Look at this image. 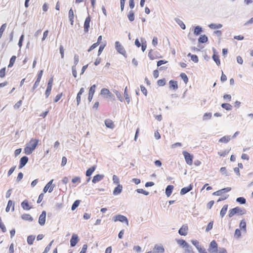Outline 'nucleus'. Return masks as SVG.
<instances>
[{
    "label": "nucleus",
    "instance_id": "nucleus-26",
    "mask_svg": "<svg viewBox=\"0 0 253 253\" xmlns=\"http://www.w3.org/2000/svg\"><path fill=\"white\" fill-rule=\"evenodd\" d=\"M106 126L109 128H113L115 126L113 121L110 119H106L104 122Z\"/></svg>",
    "mask_w": 253,
    "mask_h": 253
},
{
    "label": "nucleus",
    "instance_id": "nucleus-53",
    "mask_svg": "<svg viewBox=\"0 0 253 253\" xmlns=\"http://www.w3.org/2000/svg\"><path fill=\"white\" fill-rule=\"evenodd\" d=\"M6 27V24H3L0 28V39L1 38L3 33Z\"/></svg>",
    "mask_w": 253,
    "mask_h": 253
},
{
    "label": "nucleus",
    "instance_id": "nucleus-25",
    "mask_svg": "<svg viewBox=\"0 0 253 253\" xmlns=\"http://www.w3.org/2000/svg\"><path fill=\"white\" fill-rule=\"evenodd\" d=\"M208 41V38L206 35H201L198 39V42L201 43H204Z\"/></svg>",
    "mask_w": 253,
    "mask_h": 253
},
{
    "label": "nucleus",
    "instance_id": "nucleus-58",
    "mask_svg": "<svg viewBox=\"0 0 253 253\" xmlns=\"http://www.w3.org/2000/svg\"><path fill=\"white\" fill-rule=\"evenodd\" d=\"M230 151V150H225L218 152V154L220 156L224 157L226 156Z\"/></svg>",
    "mask_w": 253,
    "mask_h": 253
},
{
    "label": "nucleus",
    "instance_id": "nucleus-50",
    "mask_svg": "<svg viewBox=\"0 0 253 253\" xmlns=\"http://www.w3.org/2000/svg\"><path fill=\"white\" fill-rule=\"evenodd\" d=\"M136 191L138 193H140V194H142L144 195H146V196H147L149 194V192H148V191H146L144 190H143V189H137L136 190Z\"/></svg>",
    "mask_w": 253,
    "mask_h": 253
},
{
    "label": "nucleus",
    "instance_id": "nucleus-59",
    "mask_svg": "<svg viewBox=\"0 0 253 253\" xmlns=\"http://www.w3.org/2000/svg\"><path fill=\"white\" fill-rule=\"evenodd\" d=\"M51 89H52L51 87L47 86V87H46V90L45 92V95L46 98H48V96H49L50 92H51Z\"/></svg>",
    "mask_w": 253,
    "mask_h": 253
},
{
    "label": "nucleus",
    "instance_id": "nucleus-49",
    "mask_svg": "<svg viewBox=\"0 0 253 253\" xmlns=\"http://www.w3.org/2000/svg\"><path fill=\"white\" fill-rule=\"evenodd\" d=\"M113 91L116 94V95L117 98H118V99L121 102H123L124 99H123V98L122 96L121 93L119 91H117L116 90H115Z\"/></svg>",
    "mask_w": 253,
    "mask_h": 253
},
{
    "label": "nucleus",
    "instance_id": "nucleus-18",
    "mask_svg": "<svg viewBox=\"0 0 253 253\" xmlns=\"http://www.w3.org/2000/svg\"><path fill=\"white\" fill-rule=\"evenodd\" d=\"M104 177V175L103 174H97L93 176L92 182L93 183H96L103 179Z\"/></svg>",
    "mask_w": 253,
    "mask_h": 253
},
{
    "label": "nucleus",
    "instance_id": "nucleus-22",
    "mask_svg": "<svg viewBox=\"0 0 253 253\" xmlns=\"http://www.w3.org/2000/svg\"><path fill=\"white\" fill-rule=\"evenodd\" d=\"M96 168V166L95 165H94L90 168H88L85 172V175L87 177H90L93 172L95 171V169Z\"/></svg>",
    "mask_w": 253,
    "mask_h": 253
},
{
    "label": "nucleus",
    "instance_id": "nucleus-17",
    "mask_svg": "<svg viewBox=\"0 0 253 253\" xmlns=\"http://www.w3.org/2000/svg\"><path fill=\"white\" fill-rule=\"evenodd\" d=\"M123 190V186L119 184L117 187H116L113 191V194L114 195H118L121 194Z\"/></svg>",
    "mask_w": 253,
    "mask_h": 253
},
{
    "label": "nucleus",
    "instance_id": "nucleus-37",
    "mask_svg": "<svg viewBox=\"0 0 253 253\" xmlns=\"http://www.w3.org/2000/svg\"><path fill=\"white\" fill-rule=\"evenodd\" d=\"M176 242L180 246L183 248H185L186 246H188V243L183 239H178L176 240Z\"/></svg>",
    "mask_w": 253,
    "mask_h": 253
},
{
    "label": "nucleus",
    "instance_id": "nucleus-39",
    "mask_svg": "<svg viewBox=\"0 0 253 253\" xmlns=\"http://www.w3.org/2000/svg\"><path fill=\"white\" fill-rule=\"evenodd\" d=\"M35 239V236L29 235L27 237V243L29 245H31L33 244L34 241Z\"/></svg>",
    "mask_w": 253,
    "mask_h": 253
},
{
    "label": "nucleus",
    "instance_id": "nucleus-52",
    "mask_svg": "<svg viewBox=\"0 0 253 253\" xmlns=\"http://www.w3.org/2000/svg\"><path fill=\"white\" fill-rule=\"evenodd\" d=\"M96 87V86L95 84L91 85L89 88L88 94L94 95Z\"/></svg>",
    "mask_w": 253,
    "mask_h": 253
},
{
    "label": "nucleus",
    "instance_id": "nucleus-42",
    "mask_svg": "<svg viewBox=\"0 0 253 253\" xmlns=\"http://www.w3.org/2000/svg\"><path fill=\"white\" fill-rule=\"evenodd\" d=\"M81 201L79 200H76L72 205L71 210L74 211L80 205Z\"/></svg>",
    "mask_w": 253,
    "mask_h": 253
},
{
    "label": "nucleus",
    "instance_id": "nucleus-27",
    "mask_svg": "<svg viewBox=\"0 0 253 253\" xmlns=\"http://www.w3.org/2000/svg\"><path fill=\"white\" fill-rule=\"evenodd\" d=\"M230 139H231L230 135H225V136H224L222 137L221 138H220L219 139L218 141H219V142H221V143H227L228 142H229Z\"/></svg>",
    "mask_w": 253,
    "mask_h": 253
},
{
    "label": "nucleus",
    "instance_id": "nucleus-46",
    "mask_svg": "<svg viewBox=\"0 0 253 253\" xmlns=\"http://www.w3.org/2000/svg\"><path fill=\"white\" fill-rule=\"evenodd\" d=\"M124 97L127 104H128L130 102V98L127 92V86L126 87L124 91Z\"/></svg>",
    "mask_w": 253,
    "mask_h": 253
},
{
    "label": "nucleus",
    "instance_id": "nucleus-29",
    "mask_svg": "<svg viewBox=\"0 0 253 253\" xmlns=\"http://www.w3.org/2000/svg\"><path fill=\"white\" fill-rule=\"evenodd\" d=\"M208 26L211 29H216L222 28L223 25L221 24L211 23L209 24Z\"/></svg>",
    "mask_w": 253,
    "mask_h": 253
},
{
    "label": "nucleus",
    "instance_id": "nucleus-5",
    "mask_svg": "<svg viewBox=\"0 0 253 253\" xmlns=\"http://www.w3.org/2000/svg\"><path fill=\"white\" fill-rule=\"evenodd\" d=\"M182 154L187 164L191 165L193 163V155L187 151H183Z\"/></svg>",
    "mask_w": 253,
    "mask_h": 253
},
{
    "label": "nucleus",
    "instance_id": "nucleus-44",
    "mask_svg": "<svg viewBox=\"0 0 253 253\" xmlns=\"http://www.w3.org/2000/svg\"><path fill=\"white\" fill-rule=\"evenodd\" d=\"M212 117L211 113H206L204 114L203 117V120L206 121L211 119Z\"/></svg>",
    "mask_w": 253,
    "mask_h": 253
},
{
    "label": "nucleus",
    "instance_id": "nucleus-19",
    "mask_svg": "<svg viewBox=\"0 0 253 253\" xmlns=\"http://www.w3.org/2000/svg\"><path fill=\"white\" fill-rule=\"evenodd\" d=\"M174 188V186L172 185H169L167 186L165 190V193L166 196L169 197L173 191V189Z\"/></svg>",
    "mask_w": 253,
    "mask_h": 253
},
{
    "label": "nucleus",
    "instance_id": "nucleus-23",
    "mask_svg": "<svg viewBox=\"0 0 253 253\" xmlns=\"http://www.w3.org/2000/svg\"><path fill=\"white\" fill-rule=\"evenodd\" d=\"M21 207L22 208L24 209V210H30L32 207H30L29 206V202H28V201L27 200H24L22 203H21Z\"/></svg>",
    "mask_w": 253,
    "mask_h": 253
},
{
    "label": "nucleus",
    "instance_id": "nucleus-10",
    "mask_svg": "<svg viewBox=\"0 0 253 253\" xmlns=\"http://www.w3.org/2000/svg\"><path fill=\"white\" fill-rule=\"evenodd\" d=\"M46 211H43L39 216L38 222H39V223L41 226H42V225H44V224H45V219H46Z\"/></svg>",
    "mask_w": 253,
    "mask_h": 253
},
{
    "label": "nucleus",
    "instance_id": "nucleus-57",
    "mask_svg": "<svg viewBox=\"0 0 253 253\" xmlns=\"http://www.w3.org/2000/svg\"><path fill=\"white\" fill-rule=\"evenodd\" d=\"M53 181V179H51V180H50L46 184L48 185L50 188H49V190H48V192L49 193L51 192L52 191H53V188L55 186V185H52V183Z\"/></svg>",
    "mask_w": 253,
    "mask_h": 253
},
{
    "label": "nucleus",
    "instance_id": "nucleus-64",
    "mask_svg": "<svg viewBox=\"0 0 253 253\" xmlns=\"http://www.w3.org/2000/svg\"><path fill=\"white\" fill-rule=\"evenodd\" d=\"M216 253H227V252L225 248H219Z\"/></svg>",
    "mask_w": 253,
    "mask_h": 253
},
{
    "label": "nucleus",
    "instance_id": "nucleus-31",
    "mask_svg": "<svg viewBox=\"0 0 253 253\" xmlns=\"http://www.w3.org/2000/svg\"><path fill=\"white\" fill-rule=\"evenodd\" d=\"M174 21L177 24H178L180 26L182 29L184 30L186 29L185 25L180 19L177 18H174Z\"/></svg>",
    "mask_w": 253,
    "mask_h": 253
},
{
    "label": "nucleus",
    "instance_id": "nucleus-32",
    "mask_svg": "<svg viewBox=\"0 0 253 253\" xmlns=\"http://www.w3.org/2000/svg\"><path fill=\"white\" fill-rule=\"evenodd\" d=\"M228 209V205H224L220 212V215L222 218L225 215Z\"/></svg>",
    "mask_w": 253,
    "mask_h": 253
},
{
    "label": "nucleus",
    "instance_id": "nucleus-4",
    "mask_svg": "<svg viewBox=\"0 0 253 253\" xmlns=\"http://www.w3.org/2000/svg\"><path fill=\"white\" fill-rule=\"evenodd\" d=\"M113 220L115 221H120L125 222L127 225H128V220L127 217L123 215L117 214L113 216Z\"/></svg>",
    "mask_w": 253,
    "mask_h": 253
},
{
    "label": "nucleus",
    "instance_id": "nucleus-62",
    "mask_svg": "<svg viewBox=\"0 0 253 253\" xmlns=\"http://www.w3.org/2000/svg\"><path fill=\"white\" fill-rule=\"evenodd\" d=\"M140 87V89H141V91H142V92L143 93V94L145 96H146L147 95V90L146 88H145V87L144 86H143V85H141Z\"/></svg>",
    "mask_w": 253,
    "mask_h": 253
},
{
    "label": "nucleus",
    "instance_id": "nucleus-51",
    "mask_svg": "<svg viewBox=\"0 0 253 253\" xmlns=\"http://www.w3.org/2000/svg\"><path fill=\"white\" fill-rule=\"evenodd\" d=\"M188 246H186L185 247L186 248L185 252L187 253H194V252L193 251L192 247L189 244H188Z\"/></svg>",
    "mask_w": 253,
    "mask_h": 253
},
{
    "label": "nucleus",
    "instance_id": "nucleus-34",
    "mask_svg": "<svg viewBox=\"0 0 253 253\" xmlns=\"http://www.w3.org/2000/svg\"><path fill=\"white\" fill-rule=\"evenodd\" d=\"M239 226H240V228H241V230H242L243 231H244L245 232H246V230H247V229H246L247 224H246V222H245L244 219H242L240 221V224H239Z\"/></svg>",
    "mask_w": 253,
    "mask_h": 253
},
{
    "label": "nucleus",
    "instance_id": "nucleus-24",
    "mask_svg": "<svg viewBox=\"0 0 253 253\" xmlns=\"http://www.w3.org/2000/svg\"><path fill=\"white\" fill-rule=\"evenodd\" d=\"M68 15H69L68 17H69V19L70 20L71 25L73 26L74 25V14L73 10L72 8H70V9L69 10Z\"/></svg>",
    "mask_w": 253,
    "mask_h": 253
},
{
    "label": "nucleus",
    "instance_id": "nucleus-9",
    "mask_svg": "<svg viewBox=\"0 0 253 253\" xmlns=\"http://www.w3.org/2000/svg\"><path fill=\"white\" fill-rule=\"evenodd\" d=\"M79 241V237L77 234H73L70 239V246L71 247H75Z\"/></svg>",
    "mask_w": 253,
    "mask_h": 253
},
{
    "label": "nucleus",
    "instance_id": "nucleus-40",
    "mask_svg": "<svg viewBox=\"0 0 253 253\" xmlns=\"http://www.w3.org/2000/svg\"><path fill=\"white\" fill-rule=\"evenodd\" d=\"M212 58L214 60V61L216 63L217 66H219L220 65V60L219 58L218 55H215V54H213L212 56Z\"/></svg>",
    "mask_w": 253,
    "mask_h": 253
},
{
    "label": "nucleus",
    "instance_id": "nucleus-41",
    "mask_svg": "<svg viewBox=\"0 0 253 253\" xmlns=\"http://www.w3.org/2000/svg\"><path fill=\"white\" fill-rule=\"evenodd\" d=\"M16 59V57L15 55H13L11 56V57L10 59L9 63L8 65V68L12 67L13 66V64H14L15 60Z\"/></svg>",
    "mask_w": 253,
    "mask_h": 253
},
{
    "label": "nucleus",
    "instance_id": "nucleus-11",
    "mask_svg": "<svg viewBox=\"0 0 253 253\" xmlns=\"http://www.w3.org/2000/svg\"><path fill=\"white\" fill-rule=\"evenodd\" d=\"M193 188V185L192 184H190L187 187H185L181 188L180 192V194L181 195H184L192 190Z\"/></svg>",
    "mask_w": 253,
    "mask_h": 253
},
{
    "label": "nucleus",
    "instance_id": "nucleus-30",
    "mask_svg": "<svg viewBox=\"0 0 253 253\" xmlns=\"http://www.w3.org/2000/svg\"><path fill=\"white\" fill-rule=\"evenodd\" d=\"M203 32V29L200 26H197L194 28V34L196 36L199 35Z\"/></svg>",
    "mask_w": 253,
    "mask_h": 253
},
{
    "label": "nucleus",
    "instance_id": "nucleus-28",
    "mask_svg": "<svg viewBox=\"0 0 253 253\" xmlns=\"http://www.w3.org/2000/svg\"><path fill=\"white\" fill-rule=\"evenodd\" d=\"M21 218L24 220H28L29 221H32L33 220V218L31 216V215L27 213H24L22 214Z\"/></svg>",
    "mask_w": 253,
    "mask_h": 253
},
{
    "label": "nucleus",
    "instance_id": "nucleus-47",
    "mask_svg": "<svg viewBox=\"0 0 253 253\" xmlns=\"http://www.w3.org/2000/svg\"><path fill=\"white\" fill-rule=\"evenodd\" d=\"M166 81L165 78L157 81V84L159 86H163L166 84Z\"/></svg>",
    "mask_w": 253,
    "mask_h": 253
},
{
    "label": "nucleus",
    "instance_id": "nucleus-16",
    "mask_svg": "<svg viewBox=\"0 0 253 253\" xmlns=\"http://www.w3.org/2000/svg\"><path fill=\"white\" fill-rule=\"evenodd\" d=\"M188 226L185 225H183L179 229L178 233L181 236H186L187 234Z\"/></svg>",
    "mask_w": 253,
    "mask_h": 253
},
{
    "label": "nucleus",
    "instance_id": "nucleus-20",
    "mask_svg": "<svg viewBox=\"0 0 253 253\" xmlns=\"http://www.w3.org/2000/svg\"><path fill=\"white\" fill-rule=\"evenodd\" d=\"M11 207H12V211H14V203L12 200H9L8 201L7 205L5 209L6 212H8Z\"/></svg>",
    "mask_w": 253,
    "mask_h": 253
},
{
    "label": "nucleus",
    "instance_id": "nucleus-14",
    "mask_svg": "<svg viewBox=\"0 0 253 253\" xmlns=\"http://www.w3.org/2000/svg\"><path fill=\"white\" fill-rule=\"evenodd\" d=\"M90 17L89 16H88L85 19L84 25V30L85 33H87L88 32L89 28L90 27Z\"/></svg>",
    "mask_w": 253,
    "mask_h": 253
},
{
    "label": "nucleus",
    "instance_id": "nucleus-38",
    "mask_svg": "<svg viewBox=\"0 0 253 253\" xmlns=\"http://www.w3.org/2000/svg\"><path fill=\"white\" fill-rule=\"evenodd\" d=\"M127 17L130 22H132L134 20V13L133 10H131L127 14Z\"/></svg>",
    "mask_w": 253,
    "mask_h": 253
},
{
    "label": "nucleus",
    "instance_id": "nucleus-60",
    "mask_svg": "<svg viewBox=\"0 0 253 253\" xmlns=\"http://www.w3.org/2000/svg\"><path fill=\"white\" fill-rule=\"evenodd\" d=\"M234 236L237 238H240L241 236V231L239 229H236L235 231Z\"/></svg>",
    "mask_w": 253,
    "mask_h": 253
},
{
    "label": "nucleus",
    "instance_id": "nucleus-63",
    "mask_svg": "<svg viewBox=\"0 0 253 253\" xmlns=\"http://www.w3.org/2000/svg\"><path fill=\"white\" fill-rule=\"evenodd\" d=\"M113 181L114 183H115V184H117L118 185L119 184V182H120L119 178L116 175H114L113 176Z\"/></svg>",
    "mask_w": 253,
    "mask_h": 253
},
{
    "label": "nucleus",
    "instance_id": "nucleus-15",
    "mask_svg": "<svg viewBox=\"0 0 253 253\" xmlns=\"http://www.w3.org/2000/svg\"><path fill=\"white\" fill-rule=\"evenodd\" d=\"M231 190V187L224 188L219 190L216 192H214V193H213V195H216V196H220L224 193L228 192L230 191Z\"/></svg>",
    "mask_w": 253,
    "mask_h": 253
},
{
    "label": "nucleus",
    "instance_id": "nucleus-54",
    "mask_svg": "<svg viewBox=\"0 0 253 253\" xmlns=\"http://www.w3.org/2000/svg\"><path fill=\"white\" fill-rule=\"evenodd\" d=\"M79 61V56L78 54H76L74 55V65L75 67H76V65L78 64Z\"/></svg>",
    "mask_w": 253,
    "mask_h": 253
},
{
    "label": "nucleus",
    "instance_id": "nucleus-3",
    "mask_svg": "<svg viewBox=\"0 0 253 253\" xmlns=\"http://www.w3.org/2000/svg\"><path fill=\"white\" fill-rule=\"evenodd\" d=\"M115 48L118 52L123 55L125 57H126V54L124 46L118 41H116L115 43Z\"/></svg>",
    "mask_w": 253,
    "mask_h": 253
},
{
    "label": "nucleus",
    "instance_id": "nucleus-8",
    "mask_svg": "<svg viewBox=\"0 0 253 253\" xmlns=\"http://www.w3.org/2000/svg\"><path fill=\"white\" fill-rule=\"evenodd\" d=\"M100 94L104 96L106 95L107 98H111L115 100V96L107 88H102L100 91Z\"/></svg>",
    "mask_w": 253,
    "mask_h": 253
},
{
    "label": "nucleus",
    "instance_id": "nucleus-61",
    "mask_svg": "<svg viewBox=\"0 0 253 253\" xmlns=\"http://www.w3.org/2000/svg\"><path fill=\"white\" fill-rule=\"evenodd\" d=\"M24 35H22L20 37V39H19V42L18 43V45L20 48H21L22 46V43H23V42L24 40Z\"/></svg>",
    "mask_w": 253,
    "mask_h": 253
},
{
    "label": "nucleus",
    "instance_id": "nucleus-55",
    "mask_svg": "<svg viewBox=\"0 0 253 253\" xmlns=\"http://www.w3.org/2000/svg\"><path fill=\"white\" fill-rule=\"evenodd\" d=\"M0 228L2 232L5 233L6 231V227L4 224L2 223L1 221V218L0 217Z\"/></svg>",
    "mask_w": 253,
    "mask_h": 253
},
{
    "label": "nucleus",
    "instance_id": "nucleus-7",
    "mask_svg": "<svg viewBox=\"0 0 253 253\" xmlns=\"http://www.w3.org/2000/svg\"><path fill=\"white\" fill-rule=\"evenodd\" d=\"M43 71L42 70H40L38 74L37 80L34 84L33 87L31 89V91L33 92L35 89L39 86V83L41 81L42 77L43 74Z\"/></svg>",
    "mask_w": 253,
    "mask_h": 253
},
{
    "label": "nucleus",
    "instance_id": "nucleus-1",
    "mask_svg": "<svg viewBox=\"0 0 253 253\" xmlns=\"http://www.w3.org/2000/svg\"><path fill=\"white\" fill-rule=\"evenodd\" d=\"M39 142V139H32L30 142L26 144L24 149V153L27 155L31 154L38 146Z\"/></svg>",
    "mask_w": 253,
    "mask_h": 253
},
{
    "label": "nucleus",
    "instance_id": "nucleus-21",
    "mask_svg": "<svg viewBox=\"0 0 253 253\" xmlns=\"http://www.w3.org/2000/svg\"><path fill=\"white\" fill-rule=\"evenodd\" d=\"M169 88L173 90H176L178 86L177 82L174 80H170L169 82Z\"/></svg>",
    "mask_w": 253,
    "mask_h": 253
},
{
    "label": "nucleus",
    "instance_id": "nucleus-2",
    "mask_svg": "<svg viewBox=\"0 0 253 253\" xmlns=\"http://www.w3.org/2000/svg\"><path fill=\"white\" fill-rule=\"evenodd\" d=\"M246 213V210L245 209H241L239 207H236L232 209H230L229 211L228 216L229 217H232L236 214L239 215H243Z\"/></svg>",
    "mask_w": 253,
    "mask_h": 253
},
{
    "label": "nucleus",
    "instance_id": "nucleus-13",
    "mask_svg": "<svg viewBox=\"0 0 253 253\" xmlns=\"http://www.w3.org/2000/svg\"><path fill=\"white\" fill-rule=\"evenodd\" d=\"M191 242L192 244L197 248L200 253H202L203 252L206 251L205 249L202 248L201 246L199 245V242L197 240H192Z\"/></svg>",
    "mask_w": 253,
    "mask_h": 253
},
{
    "label": "nucleus",
    "instance_id": "nucleus-48",
    "mask_svg": "<svg viewBox=\"0 0 253 253\" xmlns=\"http://www.w3.org/2000/svg\"><path fill=\"white\" fill-rule=\"evenodd\" d=\"M213 221H211L208 224L206 228V232H208L211 230L212 229L213 227Z\"/></svg>",
    "mask_w": 253,
    "mask_h": 253
},
{
    "label": "nucleus",
    "instance_id": "nucleus-43",
    "mask_svg": "<svg viewBox=\"0 0 253 253\" xmlns=\"http://www.w3.org/2000/svg\"><path fill=\"white\" fill-rule=\"evenodd\" d=\"M236 201L240 204H245L246 203V200L244 197H240L236 199Z\"/></svg>",
    "mask_w": 253,
    "mask_h": 253
},
{
    "label": "nucleus",
    "instance_id": "nucleus-45",
    "mask_svg": "<svg viewBox=\"0 0 253 253\" xmlns=\"http://www.w3.org/2000/svg\"><path fill=\"white\" fill-rule=\"evenodd\" d=\"M180 77L183 80L185 84H186L188 83V78L185 73H181L180 75Z\"/></svg>",
    "mask_w": 253,
    "mask_h": 253
},
{
    "label": "nucleus",
    "instance_id": "nucleus-35",
    "mask_svg": "<svg viewBox=\"0 0 253 253\" xmlns=\"http://www.w3.org/2000/svg\"><path fill=\"white\" fill-rule=\"evenodd\" d=\"M141 42H142L141 46V50L143 52H144L147 47V44H146V41L143 38H140Z\"/></svg>",
    "mask_w": 253,
    "mask_h": 253
},
{
    "label": "nucleus",
    "instance_id": "nucleus-36",
    "mask_svg": "<svg viewBox=\"0 0 253 253\" xmlns=\"http://www.w3.org/2000/svg\"><path fill=\"white\" fill-rule=\"evenodd\" d=\"M221 106L222 108L225 109L227 111L231 110L232 109V105L229 103H222L221 104Z\"/></svg>",
    "mask_w": 253,
    "mask_h": 253
},
{
    "label": "nucleus",
    "instance_id": "nucleus-56",
    "mask_svg": "<svg viewBox=\"0 0 253 253\" xmlns=\"http://www.w3.org/2000/svg\"><path fill=\"white\" fill-rule=\"evenodd\" d=\"M53 242V240L51 241L49 244L45 247L44 251L42 253H47L50 250L52 244Z\"/></svg>",
    "mask_w": 253,
    "mask_h": 253
},
{
    "label": "nucleus",
    "instance_id": "nucleus-33",
    "mask_svg": "<svg viewBox=\"0 0 253 253\" xmlns=\"http://www.w3.org/2000/svg\"><path fill=\"white\" fill-rule=\"evenodd\" d=\"M154 249L157 251L158 253H163L165 252V249L163 246H159L157 244L155 245Z\"/></svg>",
    "mask_w": 253,
    "mask_h": 253
},
{
    "label": "nucleus",
    "instance_id": "nucleus-6",
    "mask_svg": "<svg viewBox=\"0 0 253 253\" xmlns=\"http://www.w3.org/2000/svg\"><path fill=\"white\" fill-rule=\"evenodd\" d=\"M218 246L215 240H212L210 244L208 251L210 253H216L218 251Z\"/></svg>",
    "mask_w": 253,
    "mask_h": 253
},
{
    "label": "nucleus",
    "instance_id": "nucleus-12",
    "mask_svg": "<svg viewBox=\"0 0 253 253\" xmlns=\"http://www.w3.org/2000/svg\"><path fill=\"white\" fill-rule=\"evenodd\" d=\"M29 158L28 157L24 156L21 158L19 161V169L23 168L28 163Z\"/></svg>",
    "mask_w": 253,
    "mask_h": 253
}]
</instances>
